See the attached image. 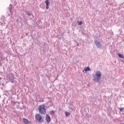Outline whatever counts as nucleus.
Returning <instances> with one entry per match:
<instances>
[{
  "label": "nucleus",
  "mask_w": 124,
  "mask_h": 124,
  "mask_svg": "<svg viewBox=\"0 0 124 124\" xmlns=\"http://www.w3.org/2000/svg\"><path fill=\"white\" fill-rule=\"evenodd\" d=\"M14 94L15 95H16V92H15V93H14Z\"/></svg>",
  "instance_id": "412c9836"
},
{
  "label": "nucleus",
  "mask_w": 124,
  "mask_h": 124,
  "mask_svg": "<svg viewBox=\"0 0 124 124\" xmlns=\"http://www.w3.org/2000/svg\"><path fill=\"white\" fill-rule=\"evenodd\" d=\"M65 115L66 117H68V116H70V113H69L67 111H65Z\"/></svg>",
  "instance_id": "dca6fc26"
},
{
  "label": "nucleus",
  "mask_w": 124,
  "mask_h": 124,
  "mask_svg": "<svg viewBox=\"0 0 124 124\" xmlns=\"http://www.w3.org/2000/svg\"><path fill=\"white\" fill-rule=\"evenodd\" d=\"M70 109H71V110H73V108H71Z\"/></svg>",
  "instance_id": "4be33fe9"
},
{
  "label": "nucleus",
  "mask_w": 124,
  "mask_h": 124,
  "mask_svg": "<svg viewBox=\"0 0 124 124\" xmlns=\"http://www.w3.org/2000/svg\"><path fill=\"white\" fill-rule=\"evenodd\" d=\"M118 56L119 58H120V59H124V56L121 53H118Z\"/></svg>",
  "instance_id": "9b49d317"
},
{
  "label": "nucleus",
  "mask_w": 124,
  "mask_h": 124,
  "mask_svg": "<svg viewBox=\"0 0 124 124\" xmlns=\"http://www.w3.org/2000/svg\"><path fill=\"white\" fill-rule=\"evenodd\" d=\"M3 25H4V23H3L1 22H0V26H3Z\"/></svg>",
  "instance_id": "a211bd4d"
},
{
  "label": "nucleus",
  "mask_w": 124,
  "mask_h": 124,
  "mask_svg": "<svg viewBox=\"0 0 124 124\" xmlns=\"http://www.w3.org/2000/svg\"><path fill=\"white\" fill-rule=\"evenodd\" d=\"M93 78L95 82L98 83L100 81V78H101V72L97 71L95 75H93Z\"/></svg>",
  "instance_id": "f257e3e1"
},
{
  "label": "nucleus",
  "mask_w": 124,
  "mask_h": 124,
  "mask_svg": "<svg viewBox=\"0 0 124 124\" xmlns=\"http://www.w3.org/2000/svg\"><path fill=\"white\" fill-rule=\"evenodd\" d=\"M40 102H43L44 101L43 99H42V100H40Z\"/></svg>",
  "instance_id": "aec40b11"
},
{
  "label": "nucleus",
  "mask_w": 124,
  "mask_h": 124,
  "mask_svg": "<svg viewBox=\"0 0 124 124\" xmlns=\"http://www.w3.org/2000/svg\"><path fill=\"white\" fill-rule=\"evenodd\" d=\"M46 121L47 124H49L51 122V117L47 114H46Z\"/></svg>",
  "instance_id": "0eeeda50"
},
{
  "label": "nucleus",
  "mask_w": 124,
  "mask_h": 124,
  "mask_svg": "<svg viewBox=\"0 0 124 124\" xmlns=\"http://www.w3.org/2000/svg\"><path fill=\"white\" fill-rule=\"evenodd\" d=\"M94 43L98 49H101L102 48V44H101L100 41L95 39L94 40Z\"/></svg>",
  "instance_id": "7ed1b4c3"
},
{
  "label": "nucleus",
  "mask_w": 124,
  "mask_h": 124,
  "mask_svg": "<svg viewBox=\"0 0 124 124\" xmlns=\"http://www.w3.org/2000/svg\"><path fill=\"white\" fill-rule=\"evenodd\" d=\"M3 81H2V78H0V86H3Z\"/></svg>",
  "instance_id": "ddd939ff"
},
{
  "label": "nucleus",
  "mask_w": 124,
  "mask_h": 124,
  "mask_svg": "<svg viewBox=\"0 0 124 124\" xmlns=\"http://www.w3.org/2000/svg\"><path fill=\"white\" fill-rule=\"evenodd\" d=\"M32 27H33V28H34V27H35V23H32Z\"/></svg>",
  "instance_id": "6ab92c4d"
},
{
  "label": "nucleus",
  "mask_w": 124,
  "mask_h": 124,
  "mask_svg": "<svg viewBox=\"0 0 124 124\" xmlns=\"http://www.w3.org/2000/svg\"><path fill=\"white\" fill-rule=\"evenodd\" d=\"M23 121L24 123V124H31V122L29 121L28 119H27V118H23Z\"/></svg>",
  "instance_id": "6e6552de"
},
{
  "label": "nucleus",
  "mask_w": 124,
  "mask_h": 124,
  "mask_svg": "<svg viewBox=\"0 0 124 124\" xmlns=\"http://www.w3.org/2000/svg\"><path fill=\"white\" fill-rule=\"evenodd\" d=\"M55 110H51L50 111V115L51 116H54V115H55Z\"/></svg>",
  "instance_id": "2eb2a0df"
},
{
  "label": "nucleus",
  "mask_w": 124,
  "mask_h": 124,
  "mask_svg": "<svg viewBox=\"0 0 124 124\" xmlns=\"http://www.w3.org/2000/svg\"><path fill=\"white\" fill-rule=\"evenodd\" d=\"M12 4H10V5H9V10H10V13H12Z\"/></svg>",
  "instance_id": "f8f14e48"
},
{
  "label": "nucleus",
  "mask_w": 124,
  "mask_h": 124,
  "mask_svg": "<svg viewBox=\"0 0 124 124\" xmlns=\"http://www.w3.org/2000/svg\"><path fill=\"white\" fill-rule=\"evenodd\" d=\"M46 107V108H45ZM46 107H45V105H40L39 107V112L40 114L45 115L46 112Z\"/></svg>",
  "instance_id": "f03ea898"
},
{
  "label": "nucleus",
  "mask_w": 124,
  "mask_h": 124,
  "mask_svg": "<svg viewBox=\"0 0 124 124\" xmlns=\"http://www.w3.org/2000/svg\"><path fill=\"white\" fill-rule=\"evenodd\" d=\"M45 3L46 4V9H49V6L50 5V2H49V0H46L45 1Z\"/></svg>",
  "instance_id": "1a4fd4ad"
},
{
  "label": "nucleus",
  "mask_w": 124,
  "mask_h": 124,
  "mask_svg": "<svg viewBox=\"0 0 124 124\" xmlns=\"http://www.w3.org/2000/svg\"><path fill=\"white\" fill-rule=\"evenodd\" d=\"M7 78L8 80H9L10 81H11V82L12 83L14 79V76L12 74H9L7 76Z\"/></svg>",
  "instance_id": "423d86ee"
},
{
  "label": "nucleus",
  "mask_w": 124,
  "mask_h": 124,
  "mask_svg": "<svg viewBox=\"0 0 124 124\" xmlns=\"http://www.w3.org/2000/svg\"><path fill=\"white\" fill-rule=\"evenodd\" d=\"M119 109L120 112H123V111H124V108H120Z\"/></svg>",
  "instance_id": "f3484780"
},
{
  "label": "nucleus",
  "mask_w": 124,
  "mask_h": 124,
  "mask_svg": "<svg viewBox=\"0 0 124 124\" xmlns=\"http://www.w3.org/2000/svg\"><path fill=\"white\" fill-rule=\"evenodd\" d=\"M77 23L78 25V26H82V24H83V22L81 21H78Z\"/></svg>",
  "instance_id": "4468645a"
},
{
  "label": "nucleus",
  "mask_w": 124,
  "mask_h": 124,
  "mask_svg": "<svg viewBox=\"0 0 124 124\" xmlns=\"http://www.w3.org/2000/svg\"><path fill=\"white\" fill-rule=\"evenodd\" d=\"M25 15L28 16V17H31V16H32V17H29V19L30 20H31L32 22H33V18H34V16L32 15V13L31 12L28 11H25Z\"/></svg>",
  "instance_id": "39448f33"
},
{
  "label": "nucleus",
  "mask_w": 124,
  "mask_h": 124,
  "mask_svg": "<svg viewBox=\"0 0 124 124\" xmlns=\"http://www.w3.org/2000/svg\"><path fill=\"white\" fill-rule=\"evenodd\" d=\"M84 70L85 71V72H87V71H91V68L90 67H85Z\"/></svg>",
  "instance_id": "9d476101"
},
{
  "label": "nucleus",
  "mask_w": 124,
  "mask_h": 124,
  "mask_svg": "<svg viewBox=\"0 0 124 124\" xmlns=\"http://www.w3.org/2000/svg\"><path fill=\"white\" fill-rule=\"evenodd\" d=\"M35 118L39 123H43L44 119L42 118V116L39 114H37L35 115Z\"/></svg>",
  "instance_id": "20e7f679"
}]
</instances>
